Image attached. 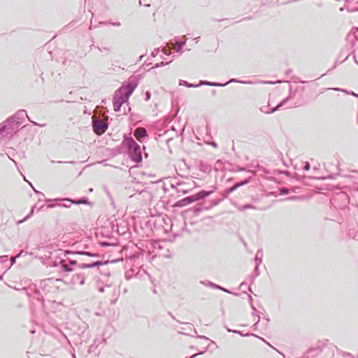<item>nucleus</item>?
<instances>
[{"mask_svg": "<svg viewBox=\"0 0 358 358\" xmlns=\"http://www.w3.org/2000/svg\"><path fill=\"white\" fill-rule=\"evenodd\" d=\"M159 52V48H155L151 52V57H155Z\"/></svg>", "mask_w": 358, "mask_h": 358, "instance_id": "nucleus-36", "label": "nucleus"}, {"mask_svg": "<svg viewBox=\"0 0 358 358\" xmlns=\"http://www.w3.org/2000/svg\"><path fill=\"white\" fill-rule=\"evenodd\" d=\"M25 116L27 117L29 122H31L34 125H37V126H40V127H43L45 125V124H39L37 122L31 120L27 114V111L23 109L19 110L18 111H17L15 113V115H13V116L10 117L8 118L14 122H18L20 124V127L21 124H22V120L24 118Z\"/></svg>", "mask_w": 358, "mask_h": 358, "instance_id": "nucleus-7", "label": "nucleus"}, {"mask_svg": "<svg viewBox=\"0 0 358 358\" xmlns=\"http://www.w3.org/2000/svg\"><path fill=\"white\" fill-rule=\"evenodd\" d=\"M20 128L18 122H14L9 118L0 124V135L2 139H10L16 134Z\"/></svg>", "mask_w": 358, "mask_h": 358, "instance_id": "nucleus-4", "label": "nucleus"}, {"mask_svg": "<svg viewBox=\"0 0 358 358\" xmlns=\"http://www.w3.org/2000/svg\"><path fill=\"white\" fill-rule=\"evenodd\" d=\"M255 207L252 205V204H245L243 206H242L241 207H240L239 210H245L246 209H255Z\"/></svg>", "mask_w": 358, "mask_h": 358, "instance_id": "nucleus-29", "label": "nucleus"}, {"mask_svg": "<svg viewBox=\"0 0 358 358\" xmlns=\"http://www.w3.org/2000/svg\"><path fill=\"white\" fill-rule=\"evenodd\" d=\"M259 266L257 265L255 266V268L253 271V275L250 276L251 283H252L255 278H257L259 275Z\"/></svg>", "mask_w": 358, "mask_h": 358, "instance_id": "nucleus-24", "label": "nucleus"}, {"mask_svg": "<svg viewBox=\"0 0 358 358\" xmlns=\"http://www.w3.org/2000/svg\"><path fill=\"white\" fill-rule=\"evenodd\" d=\"M252 174H253L252 172H251ZM252 175H250V176H248V178H246L245 180H241V181H239V182H236L233 186L229 187V188H227L225 189L222 193H221V195H222V197L220 199H214L211 201V204L209 205L208 207L211 208L213 206H217V204H219L222 201H223L224 199H227L228 197V196L232 193L233 192H234L236 189H237L238 187H241V186H243L245 185H247L248 184L250 180H252Z\"/></svg>", "mask_w": 358, "mask_h": 358, "instance_id": "nucleus-5", "label": "nucleus"}, {"mask_svg": "<svg viewBox=\"0 0 358 358\" xmlns=\"http://www.w3.org/2000/svg\"><path fill=\"white\" fill-rule=\"evenodd\" d=\"M322 352V348L317 346L315 348H309L302 356V358H317Z\"/></svg>", "mask_w": 358, "mask_h": 358, "instance_id": "nucleus-13", "label": "nucleus"}, {"mask_svg": "<svg viewBox=\"0 0 358 358\" xmlns=\"http://www.w3.org/2000/svg\"><path fill=\"white\" fill-rule=\"evenodd\" d=\"M131 275L129 273V272H126L125 273V278L127 280H129V279H131Z\"/></svg>", "mask_w": 358, "mask_h": 358, "instance_id": "nucleus-52", "label": "nucleus"}, {"mask_svg": "<svg viewBox=\"0 0 358 358\" xmlns=\"http://www.w3.org/2000/svg\"><path fill=\"white\" fill-rule=\"evenodd\" d=\"M294 178L298 180H303V179H305L306 178V176H299V174L296 173Z\"/></svg>", "mask_w": 358, "mask_h": 358, "instance_id": "nucleus-39", "label": "nucleus"}, {"mask_svg": "<svg viewBox=\"0 0 358 358\" xmlns=\"http://www.w3.org/2000/svg\"><path fill=\"white\" fill-rule=\"evenodd\" d=\"M224 327H225V329H227V331L228 332H232L233 333V331H234V329H231L228 328L227 326H224Z\"/></svg>", "mask_w": 358, "mask_h": 358, "instance_id": "nucleus-59", "label": "nucleus"}, {"mask_svg": "<svg viewBox=\"0 0 358 358\" xmlns=\"http://www.w3.org/2000/svg\"><path fill=\"white\" fill-rule=\"evenodd\" d=\"M17 258V257H13L10 259V266H13L15 263Z\"/></svg>", "mask_w": 358, "mask_h": 358, "instance_id": "nucleus-47", "label": "nucleus"}, {"mask_svg": "<svg viewBox=\"0 0 358 358\" xmlns=\"http://www.w3.org/2000/svg\"><path fill=\"white\" fill-rule=\"evenodd\" d=\"M310 169V165L309 162H305L303 169L304 171H308Z\"/></svg>", "mask_w": 358, "mask_h": 358, "instance_id": "nucleus-38", "label": "nucleus"}, {"mask_svg": "<svg viewBox=\"0 0 358 358\" xmlns=\"http://www.w3.org/2000/svg\"><path fill=\"white\" fill-rule=\"evenodd\" d=\"M197 338H201V339H204V340H210L208 337H206V336H196Z\"/></svg>", "mask_w": 358, "mask_h": 358, "instance_id": "nucleus-53", "label": "nucleus"}, {"mask_svg": "<svg viewBox=\"0 0 358 358\" xmlns=\"http://www.w3.org/2000/svg\"><path fill=\"white\" fill-rule=\"evenodd\" d=\"M333 90H336V91H342V92H344L346 94H350V92H349L348 90H343V89H341V88H334Z\"/></svg>", "mask_w": 358, "mask_h": 358, "instance_id": "nucleus-45", "label": "nucleus"}, {"mask_svg": "<svg viewBox=\"0 0 358 358\" xmlns=\"http://www.w3.org/2000/svg\"><path fill=\"white\" fill-rule=\"evenodd\" d=\"M343 356L350 357L351 358H355L352 354H350L349 352H343Z\"/></svg>", "mask_w": 358, "mask_h": 358, "instance_id": "nucleus-50", "label": "nucleus"}, {"mask_svg": "<svg viewBox=\"0 0 358 358\" xmlns=\"http://www.w3.org/2000/svg\"><path fill=\"white\" fill-rule=\"evenodd\" d=\"M179 85L185 86V87L190 88V87H201L203 85L217 86V85L215 84V83L210 82L208 80H200L199 83L197 84H192V83H188L186 80H179Z\"/></svg>", "mask_w": 358, "mask_h": 358, "instance_id": "nucleus-9", "label": "nucleus"}, {"mask_svg": "<svg viewBox=\"0 0 358 358\" xmlns=\"http://www.w3.org/2000/svg\"><path fill=\"white\" fill-rule=\"evenodd\" d=\"M214 83H215V84L219 85H217L216 87H224V86L227 85L229 83L252 84V82L250 81V80H248V81H247V80H238L237 78H231V79H230L229 81H227L225 83H215V82H214Z\"/></svg>", "mask_w": 358, "mask_h": 358, "instance_id": "nucleus-19", "label": "nucleus"}, {"mask_svg": "<svg viewBox=\"0 0 358 358\" xmlns=\"http://www.w3.org/2000/svg\"><path fill=\"white\" fill-rule=\"evenodd\" d=\"M233 333L234 334H240L242 336H255L257 338H260L263 341L266 342L267 344H268V343H267L263 338H261V337L258 336L257 335H255V334H252V333L243 334L242 331H241L239 330H235V331H233Z\"/></svg>", "mask_w": 358, "mask_h": 358, "instance_id": "nucleus-22", "label": "nucleus"}, {"mask_svg": "<svg viewBox=\"0 0 358 358\" xmlns=\"http://www.w3.org/2000/svg\"><path fill=\"white\" fill-rule=\"evenodd\" d=\"M112 228H113V231H115L118 234H124V231H120L119 226H118L117 224H116V226L113 224Z\"/></svg>", "mask_w": 358, "mask_h": 358, "instance_id": "nucleus-31", "label": "nucleus"}, {"mask_svg": "<svg viewBox=\"0 0 358 358\" xmlns=\"http://www.w3.org/2000/svg\"><path fill=\"white\" fill-rule=\"evenodd\" d=\"M162 51H163V52H164L166 56H169V55H170V53H169V52H166L165 51V50H163Z\"/></svg>", "mask_w": 358, "mask_h": 358, "instance_id": "nucleus-63", "label": "nucleus"}, {"mask_svg": "<svg viewBox=\"0 0 358 358\" xmlns=\"http://www.w3.org/2000/svg\"><path fill=\"white\" fill-rule=\"evenodd\" d=\"M70 254H75V255H86L90 257H100V255L96 252H91L89 251H83V250H76L74 252H72L71 250H66L64 251V255H70Z\"/></svg>", "mask_w": 358, "mask_h": 358, "instance_id": "nucleus-15", "label": "nucleus"}, {"mask_svg": "<svg viewBox=\"0 0 358 358\" xmlns=\"http://www.w3.org/2000/svg\"><path fill=\"white\" fill-rule=\"evenodd\" d=\"M110 24L115 27H120L121 25L120 22H110Z\"/></svg>", "mask_w": 358, "mask_h": 358, "instance_id": "nucleus-49", "label": "nucleus"}, {"mask_svg": "<svg viewBox=\"0 0 358 358\" xmlns=\"http://www.w3.org/2000/svg\"><path fill=\"white\" fill-rule=\"evenodd\" d=\"M92 122L93 131L96 134H103L108 129V124L103 122L101 120L95 119Z\"/></svg>", "mask_w": 358, "mask_h": 358, "instance_id": "nucleus-8", "label": "nucleus"}, {"mask_svg": "<svg viewBox=\"0 0 358 358\" xmlns=\"http://www.w3.org/2000/svg\"><path fill=\"white\" fill-rule=\"evenodd\" d=\"M208 348H209V345L206 348V349H205L204 350H203V351H200V352H197V353H196V354H194V355H192V356H190L189 357H190V358H195V357H196L198 355H201L204 354V353H205V352L208 350Z\"/></svg>", "mask_w": 358, "mask_h": 358, "instance_id": "nucleus-30", "label": "nucleus"}, {"mask_svg": "<svg viewBox=\"0 0 358 358\" xmlns=\"http://www.w3.org/2000/svg\"><path fill=\"white\" fill-rule=\"evenodd\" d=\"M172 131H175L176 132V136H179L181 134H178L176 130H175V128L173 127H172Z\"/></svg>", "mask_w": 358, "mask_h": 358, "instance_id": "nucleus-60", "label": "nucleus"}, {"mask_svg": "<svg viewBox=\"0 0 358 358\" xmlns=\"http://www.w3.org/2000/svg\"><path fill=\"white\" fill-rule=\"evenodd\" d=\"M252 310V315H259L261 313L258 312V310H257V308H255V306L254 305H252V306H250Z\"/></svg>", "mask_w": 358, "mask_h": 358, "instance_id": "nucleus-35", "label": "nucleus"}, {"mask_svg": "<svg viewBox=\"0 0 358 358\" xmlns=\"http://www.w3.org/2000/svg\"><path fill=\"white\" fill-rule=\"evenodd\" d=\"M63 282L65 284H71V285L79 284L80 285H83L85 283V273H77L76 275H73L69 282H67L66 280H63Z\"/></svg>", "mask_w": 358, "mask_h": 358, "instance_id": "nucleus-11", "label": "nucleus"}, {"mask_svg": "<svg viewBox=\"0 0 358 358\" xmlns=\"http://www.w3.org/2000/svg\"><path fill=\"white\" fill-rule=\"evenodd\" d=\"M45 201L48 203L46 206V208H52L56 206H61V203H59V202L65 201V200H64V199L57 198V199H46L45 200Z\"/></svg>", "mask_w": 358, "mask_h": 358, "instance_id": "nucleus-18", "label": "nucleus"}, {"mask_svg": "<svg viewBox=\"0 0 358 358\" xmlns=\"http://www.w3.org/2000/svg\"><path fill=\"white\" fill-rule=\"evenodd\" d=\"M210 145L214 148H217V144L215 141H212Z\"/></svg>", "mask_w": 358, "mask_h": 358, "instance_id": "nucleus-57", "label": "nucleus"}, {"mask_svg": "<svg viewBox=\"0 0 358 358\" xmlns=\"http://www.w3.org/2000/svg\"><path fill=\"white\" fill-rule=\"evenodd\" d=\"M257 317H258L257 321L252 326L253 330H255V331L257 330L258 324H259V322L260 321V318H261L260 315H257Z\"/></svg>", "mask_w": 358, "mask_h": 358, "instance_id": "nucleus-34", "label": "nucleus"}, {"mask_svg": "<svg viewBox=\"0 0 358 358\" xmlns=\"http://www.w3.org/2000/svg\"><path fill=\"white\" fill-rule=\"evenodd\" d=\"M70 204H67V203H61V206L62 207H64V208H69L70 207Z\"/></svg>", "mask_w": 358, "mask_h": 358, "instance_id": "nucleus-55", "label": "nucleus"}, {"mask_svg": "<svg viewBox=\"0 0 358 358\" xmlns=\"http://www.w3.org/2000/svg\"><path fill=\"white\" fill-rule=\"evenodd\" d=\"M64 200H65V201H68L70 203L76 204V205H79V204L90 205L91 204V202L89 201V199L86 196L81 197L80 199H71L70 198H64Z\"/></svg>", "mask_w": 358, "mask_h": 358, "instance_id": "nucleus-17", "label": "nucleus"}, {"mask_svg": "<svg viewBox=\"0 0 358 358\" xmlns=\"http://www.w3.org/2000/svg\"><path fill=\"white\" fill-rule=\"evenodd\" d=\"M150 97H151V93L149 91H146L145 94V100L146 101H149L150 99Z\"/></svg>", "mask_w": 358, "mask_h": 358, "instance_id": "nucleus-37", "label": "nucleus"}, {"mask_svg": "<svg viewBox=\"0 0 358 358\" xmlns=\"http://www.w3.org/2000/svg\"><path fill=\"white\" fill-rule=\"evenodd\" d=\"M201 283L206 287H211V288H213V289H219V290H222L224 292H227V293H229V294H234L235 296H238V293H234V292H232L231 291H229V289H227V288L225 287H223L219 285H217L211 281H209V280H202L201 281Z\"/></svg>", "mask_w": 358, "mask_h": 358, "instance_id": "nucleus-12", "label": "nucleus"}, {"mask_svg": "<svg viewBox=\"0 0 358 358\" xmlns=\"http://www.w3.org/2000/svg\"><path fill=\"white\" fill-rule=\"evenodd\" d=\"M245 167H240L238 166L236 169L237 171H245Z\"/></svg>", "mask_w": 358, "mask_h": 358, "instance_id": "nucleus-56", "label": "nucleus"}, {"mask_svg": "<svg viewBox=\"0 0 358 358\" xmlns=\"http://www.w3.org/2000/svg\"><path fill=\"white\" fill-rule=\"evenodd\" d=\"M185 45V41H177V48L176 49V52H182V48Z\"/></svg>", "mask_w": 358, "mask_h": 358, "instance_id": "nucleus-26", "label": "nucleus"}, {"mask_svg": "<svg viewBox=\"0 0 358 358\" xmlns=\"http://www.w3.org/2000/svg\"><path fill=\"white\" fill-rule=\"evenodd\" d=\"M148 136V131L145 128H138L134 131V136L139 142H143Z\"/></svg>", "mask_w": 358, "mask_h": 358, "instance_id": "nucleus-16", "label": "nucleus"}, {"mask_svg": "<svg viewBox=\"0 0 358 358\" xmlns=\"http://www.w3.org/2000/svg\"><path fill=\"white\" fill-rule=\"evenodd\" d=\"M77 264V261L74 259H70L69 264H66V260L63 259H60L59 260V266L60 271L62 273H69L73 271V266Z\"/></svg>", "mask_w": 358, "mask_h": 358, "instance_id": "nucleus-10", "label": "nucleus"}, {"mask_svg": "<svg viewBox=\"0 0 358 358\" xmlns=\"http://www.w3.org/2000/svg\"><path fill=\"white\" fill-rule=\"evenodd\" d=\"M34 207H32L31 209V211L29 213V214H28L24 219L21 220H19L17 223L18 224H22L24 222H25L26 220H27L29 218H30L32 215H33V213H34Z\"/></svg>", "mask_w": 358, "mask_h": 358, "instance_id": "nucleus-27", "label": "nucleus"}, {"mask_svg": "<svg viewBox=\"0 0 358 358\" xmlns=\"http://www.w3.org/2000/svg\"><path fill=\"white\" fill-rule=\"evenodd\" d=\"M8 255H1L0 256V262H5L8 261Z\"/></svg>", "mask_w": 358, "mask_h": 358, "instance_id": "nucleus-40", "label": "nucleus"}, {"mask_svg": "<svg viewBox=\"0 0 358 358\" xmlns=\"http://www.w3.org/2000/svg\"><path fill=\"white\" fill-rule=\"evenodd\" d=\"M282 83V81L281 80H276V81H264V83H266V84H270V85H273V84H275V83Z\"/></svg>", "mask_w": 358, "mask_h": 358, "instance_id": "nucleus-41", "label": "nucleus"}, {"mask_svg": "<svg viewBox=\"0 0 358 358\" xmlns=\"http://www.w3.org/2000/svg\"><path fill=\"white\" fill-rule=\"evenodd\" d=\"M209 207L205 206L203 203H198L196 206L193 208V212L194 215H198L203 210H208Z\"/></svg>", "mask_w": 358, "mask_h": 358, "instance_id": "nucleus-21", "label": "nucleus"}, {"mask_svg": "<svg viewBox=\"0 0 358 358\" xmlns=\"http://www.w3.org/2000/svg\"><path fill=\"white\" fill-rule=\"evenodd\" d=\"M280 192L281 194L287 195L289 193V189L285 187H282L280 189Z\"/></svg>", "mask_w": 358, "mask_h": 358, "instance_id": "nucleus-32", "label": "nucleus"}, {"mask_svg": "<svg viewBox=\"0 0 358 358\" xmlns=\"http://www.w3.org/2000/svg\"><path fill=\"white\" fill-rule=\"evenodd\" d=\"M294 94H293L292 92V88L290 87L289 88V95L283 99L276 106H275L274 108H273V111H277L280 108H282L289 100L292 99L294 98Z\"/></svg>", "mask_w": 358, "mask_h": 358, "instance_id": "nucleus-20", "label": "nucleus"}, {"mask_svg": "<svg viewBox=\"0 0 358 358\" xmlns=\"http://www.w3.org/2000/svg\"><path fill=\"white\" fill-rule=\"evenodd\" d=\"M108 262V261H96L88 264L83 263L78 264V267L82 269L99 268L100 266L107 264Z\"/></svg>", "mask_w": 358, "mask_h": 358, "instance_id": "nucleus-14", "label": "nucleus"}, {"mask_svg": "<svg viewBox=\"0 0 358 358\" xmlns=\"http://www.w3.org/2000/svg\"><path fill=\"white\" fill-rule=\"evenodd\" d=\"M63 282L62 278H50L41 280L40 283V288H41L44 292H55L59 288L58 285L59 282Z\"/></svg>", "mask_w": 358, "mask_h": 358, "instance_id": "nucleus-6", "label": "nucleus"}, {"mask_svg": "<svg viewBox=\"0 0 358 358\" xmlns=\"http://www.w3.org/2000/svg\"><path fill=\"white\" fill-rule=\"evenodd\" d=\"M177 192H182L183 194H185L188 192V190L187 189H185L182 187H180V188H177Z\"/></svg>", "mask_w": 358, "mask_h": 358, "instance_id": "nucleus-42", "label": "nucleus"}, {"mask_svg": "<svg viewBox=\"0 0 358 358\" xmlns=\"http://www.w3.org/2000/svg\"><path fill=\"white\" fill-rule=\"evenodd\" d=\"M50 265L52 266H59V261L58 262L56 260L51 261L50 262Z\"/></svg>", "mask_w": 358, "mask_h": 358, "instance_id": "nucleus-43", "label": "nucleus"}, {"mask_svg": "<svg viewBox=\"0 0 358 358\" xmlns=\"http://www.w3.org/2000/svg\"><path fill=\"white\" fill-rule=\"evenodd\" d=\"M138 85V80L136 76H131L128 83L122 85L115 91L113 99V109L115 112L120 110L123 103L128 101Z\"/></svg>", "mask_w": 358, "mask_h": 358, "instance_id": "nucleus-1", "label": "nucleus"}, {"mask_svg": "<svg viewBox=\"0 0 358 358\" xmlns=\"http://www.w3.org/2000/svg\"><path fill=\"white\" fill-rule=\"evenodd\" d=\"M255 263H256V265L257 266H259L261 264H262V252L260 250H258L256 255H255Z\"/></svg>", "mask_w": 358, "mask_h": 358, "instance_id": "nucleus-23", "label": "nucleus"}, {"mask_svg": "<svg viewBox=\"0 0 358 358\" xmlns=\"http://www.w3.org/2000/svg\"><path fill=\"white\" fill-rule=\"evenodd\" d=\"M248 301H249L250 306H252V305H253V303H252V297L251 295H248Z\"/></svg>", "mask_w": 358, "mask_h": 358, "instance_id": "nucleus-51", "label": "nucleus"}, {"mask_svg": "<svg viewBox=\"0 0 358 358\" xmlns=\"http://www.w3.org/2000/svg\"><path fill=\"white\" fill-rule=\"evenodd\" d=\"M100 245L102 246V247H106V246H108L110 245V244L107 242V241H103V242H101L100 243Z\"/></svg>", "mask_w": 358, "mask_h": 358, "instance_id": "nucleus-46", "label": "nucleus"}, {"mask_svg": "<svg viewBox=\"0 0 358 358\" xmlns=\"http://www.w3.org/2000/svg\"><path fill=\"white\" fill-rule=\"evenodd\" d=\"M106 342V338H96V339H94V343H93L92 345H91L90 348H92L95 345H96V347H98L101 343H105Z\"/></svg>", "mask_w": 358, "mask_h": 358, "instance_id": "nucleus-25", "label": "nucleus"}, {"mask_svg": "<svg viewBox=\"0 0 358 358\" xmlns=\"http://www.w3.org/2000/svg\"><path fill=\"white\" fill-rule=\"evenodd\" d=\"M170 62H171V61L168 62H162L160 63L155 64V65L152 68H158L160 66H164L169 64Z\"/></svg>", "mask_w": 358, "mask_h": 358, "instance_id": "nucleus-33", "label": "nucleus"}, {"mask_svg": "<svg viewBox=\"0 0 358 358\" xmlns=\"http://www.w3.org/2000/svg\"><path fill=\"white\" fill-rule=\"evenodd\" d=\"M268 106H264L260 108V110L266 114H271L275 113V111H273V108L270 110H268Z\"/></svg>", "mask_w": 358, "mask_h": 358, "instance_id": "nucleus-28", "label": "nucleus"}, {"mask_svg": "<svg viewBox=\"0 0 358 358\" xmlns=\"http://www.w3.org/2000/svg\"><path fill=\"white\" fill-rule=\"evenodd\" d=\"M169 315L171 316V317L173 319V320H176V317L172 315V313L171 312H169L168 313Z\"/></svg>", "mask_w": 358, "mask_h": 358, "instance_id": "nucleus-62", "label": "nucleus"}, {"mask_svg": "<svg viewBox=\"0 0 358 358\" xmlns=\"http://www.w3.org/2000/svg\"><path fill=\"white\" fill-rule=\"evenodd\" d=\"M246 282H243L241 283L240 285V288L241 289L242 287H245V286L246 285Z\"/></svg>", "mask_w": 358, "mask_h": 358, "instance_id": "nucleus-58", "label": "nucleus"}, {"mask_svg": "<svg viewBox=\"0 0 358 358\" xmlns=\"http://www.w3.org/2000/svg\"><path fill=\"white\" fill-rule=\"evenodd\" d=\"M213 190L206 191V190H201L199 192L187 196L178 201H176L173 204V207L175 208H182L185 206H187L193 202L199 201L203 200L205 198L209 196Z\"/></svg>", "mask_w": 358, "mask_h": 358, "instance_id": "nucleus-3", "label": "nucleus"}, {"mask_svg": "<svg viewBox=\"0 0 358 358\" xmlns=\"http://www.w3.org/2000/svg\"><path fill=\"white\" fill-rule=\"evenodd\" d=\"M141 255L140 253H137V254H135V255H133L131 256V258L132 259H136V258H138Z\"/></svg>", "mask_w": 358, "mask_h": 358, "instance_id": "nucleus-54", "label": "nucleus"}, {"mask_svg": "<svg viewBox=\"0 0 358 358\" xmlns=\"http://www.w3.org/2000/svg\"><path fill=\"white\" fill-rule=\"evenodd\" d=\"M29 184L31 187H33V186H32V184H31V182H29ZM32 188H33L34 191L35 192V193H36V194H41V195L44 196V194H43L42 192H39V191H38V190L35 189L34 187H32Z\"/></svg>", "mask_w": 358, "mask_h": 358, "instance_id": "nucleus-48", "label": "nucleus"}, {"mask_svg": "<svg viewBox=\"0 0 358 358\" xmlns=\"http://www.w3.org/2000/svg\"><path fill=\"white\" fill-rule=\"evenodd\" d=\"M350 94L353 95L354 96L358 98V94L355 93L354 92H351Z\"/></svg>", "mask_w": 358, "mask_h": 358, "instance_id": "nucleus-61", "label": "nucleus"}, {"mask_svg": "<svg viewBox=\"0 0 358 358\" xmlns=\"http://www.w3.org/2000/svg\"><path fill=\"white\" fill-rule=\"evenodd\" d=\"M93 48H97L99 51H102V49L99 46H95L94 44H92L90 46V49L92 50Z\"/></svg>", "mask_w": 358, "mask_h": 358, "instance_id": "nucleus-44", "label": "nucleus"}, {"mask_svg": "<svg viewBox=\"0 0 358 358\" xmlns=\"http://www.w3.org/2000/svg\"><path fill=\"white\" fill-rule=\"evenodd\" d=\"M353 238H354V239H357V240H358V234H356L353 236Z\"/></svg>", "mask_w": 358, "mask_h": 358, "instance_id": "nucleus-64", "label": "nucleus"}, {"mask_svg": "<svg viewBox=\"0 0 358 358\" xmlns=\"http://www.w3.org/2000/svg\"><path fill=\"white\" fill-rule=\"evenodd\" d=\"M122 145L126 149V152L132 162L136 164L142 162L143 157L141 147L131 136H125L122 142Z\"/></svg>", "mask_w": 358, "mask_h": 358, "instance_id": "nucleus-2", "label": "nucleus"}]
</instances>
